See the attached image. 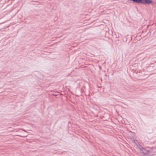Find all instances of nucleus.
Listing matches in <instances>:
<instances>
[{
  "label": "nucleus",
  "mask_w": 156,
  "mask_h": 156,
  "mask_svg": "<svg viewBox=\"0 0 156 156\" xmlns=\"http://www.w3.org/2000/svg\"><path fill=\"white\" fill-rule=\"evenodd\" d=\"M140 150L142 151L144 154L145 156H152L154 154L151 153V151L149 150H147L144 147L140 148Z\"/></svg>",
  "instance_id": "nucleus-1"
},
{
  "label": "nucleus",
  "mask_w": 156,
  "mask_h": 156,
  "mask_svg": "<svg viewBox=\"0 0 156 156\" xmlns=\"http://www.w3.org/2000/svg\"><path fill=\"white\" fill-rule=\"evenodd\" d=\"M140 3L144 4L150 5L152 4L153 1L151 0H140Z\"/></svg>",
  "instance_id": "nucleus-2"
},
{
  "label": "nucleus",
  "mask_w": 156,
  "mask_h": 156,
  "mask_svg": "<svg viewBox=\"0 0 156 156\" xmlns=\"http://www.w3.org/2000/svg\"><path fill=\"white\" fill-rule=\"evenodd\" d=\"M142 147V145H139V146H138V148H139V149H140V148H141Z\"/></svg>",
  "instance_id": "nucleus-3"
},
{
  "label": "nucleus",
  "mask_w": 156,
  "mask_h": 156,
  "mask_svg": "<svg viewBox=\"0 0 156 156\" xmlns=\"http://www.w3.org/2000/svg\"><path fill=\"white\" fill-rule=\"evenodd\" d=\"M155 62H156V61Z\"/></svg>",
  "instance_id": "nucleus-4"
}]
</instances>
